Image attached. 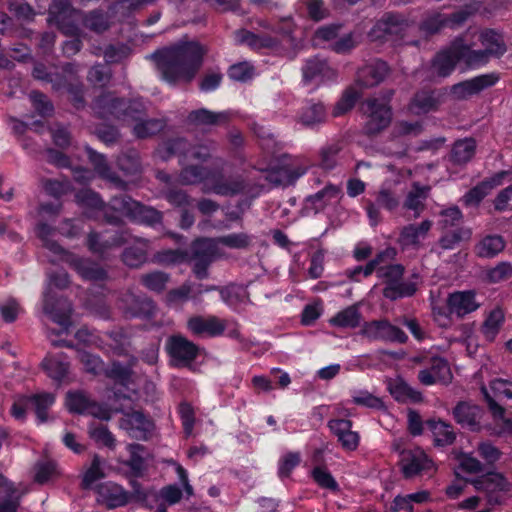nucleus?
<instances>
[{"mask_svg":"<svg viewBox=\"0 0 512 512\" xmlns=\"http://www.w3.org/2000/svg\"><path fill=\"white\" fill-rule=\"evenodd\" d=\"M489 411L492 412L497 429L495 435H512V414L507 416L503 407L499 404L503 399H512V382L495 379L490 382L489 391L482 386Z\"/></svg>","mask_w":512,"mask_h":512,"instance_id":"6","label":"nucleus"},{"mask_svg":"<svg viewBox=\"0 0 512 512\" xmlns=\"http://www.w3.org/2000/svg\"><path fill=\"white\" fill-rule=\"evenodd\" d=\"M475 489L485 491L489 502L499 503L498 493L507 492L510 484L500 473L490 472L473 482Z\"/></svg>","mask_w":512,"mask_h":512,"instance_id":"25","label":"nucleus"},{"mask_svg":"<svg viewBox=\"0 0 512 512\" xmlns=\"http://www.w3.org/2000/svg\"><path fill=\"white\" fill-rule=\"evenodd\" d=\"M476 9L474 5H467L453 14L427 13L420 23L419 30L425 35H432L439 33L444 28H457L466 22Z\"/></svg>","mask_w":512,"mask_h":512,"instance_id":"12","label":"nucleus"},{"mask_svg":"<svg viewBox=\"0 0 512 512\" xmlns=\"http://www.w3.org/2000/svg\"><path fill=\"white\" fill-rule=\"evenodd\" d=\"M120 428L132 439L147 441L153 435L154 423L140 410H122Z\"/></svg>","mask_w":512,"mask_h":512,"instance_id":"15","label":"nucleus"},{"mask_svg":"<svg viewBox=\"0 0 512 512\" xmlns=\"http://www.w3.org/2000/svg\"><path fill=\"white\" fill-rule=\"evenodd\" d=\"M168 279L170 277L165 272L155 271L143 274L141 276V283L148 290L162 292L166 287Z\"/></svg>","mask_w":512,"mask_h":512,"instance_id":"62","label":"nucleus"},{"mask_svg":"<svg viewBox=\"0 0 512 512\" xmlns=\"http://www.w3.org/2000/svg\"><path fill=\"white\" fill-rule=\"evenodd\" d=\"M23 313V308L15 298H8L0 303V316L5 323L17 321L18 316Z\"/></svg>","mask_w":512,"mask_h":512,"instance_id":"64","label":"nucleus"},{"mask_svg":"<svg viewBox=\"0 0 512 512\" xmlns=\"http://www.w3.org/2000/svg\"><path fill=\"white\" fill-rule=\"evenodd\" d=\"M312 478L321 489H327L333 493L340 491L339 484L325 467H316L312 470Z\"/></svg>","mask_w":512,"mask_h":512,"instance_id":"60","label":"nucleus"},{"mask_svg":"<svg viewBox=\"0 0 512 512\" xmlns=\"http://www.w3.org/2000/svg\"><path fill=\"white\" fill-rule=\"evenodd\" d=\"M328 429L338 439L342 449L354 451L359 447L360 435L351 430L353 422L348 419L335 418L327 423Z\"/></svg>","mask_w":512,"mask_h":512,"instance_id":"22","label":"nucleus"},{"mask_svg":"<svg viewBox=\"0 0 512 512\" xmlns=\"http://www.w3.org/2000/svg\"><path fill=\"white\" fill-rule=\"evenodd\" d=\"M350 398H352L350 401H352L354 405L375 410H381L384 408L382 399L367 390L354 389L350 392Z\"/></svg>","mask_w":512,"mask_h":512,"instance_id":"54","label":"nucleus"},{"mask_svg":"<svg viewBox=\"0 0 512 512\" xmlns=\"http://www.w3.org/2000/svg\"><path fill=\"white\" fill-rule=\"evenodd\" d=\"M221 299L234 310H239L249 302L247 290L239 285H229L220 290Z\"/></svg>","mask_w":512,"mask_h":512,"instance_id":"48","label":"nucleus"},{"mask_svg":"<svg viewBox=\"0 0 512 512\" xmlns=\"http://www.w3.org/2000/svg\"><path fill=\"white\" fill-rule=\"evenodd\" d=\"M219 247H227L228 249H247L251 243V236L247 233H232L225 236L214 238Z\"/></svg>","mask_w":512,"mask_h":512,"instance_id":"57","label":"nucleus"},{"mask_svg":"<svg viewBox=\"0 0 512 512\" xmlns=\"http://www.w3.org/2000/svg\"><path fill=\"white\" fill-rule=\"evenodd\" d=\"M396 257V249L387 248L376 254L375 258L367 263L365 266H355L346 270L345 275L352 281L359 282L361 277L367 278L375 272L377 266L392 262Z\"/></svg>","mask_w":512,"mask_h":512,"instance_id":"28","label":"nucleus"},{"mask_svg":"<svg viewBox=\"0 0 512 512\" xmlns=\"http://www.w3.org/2000/svg\"><path fill=\"white\" fill-rule=\"evenodd\" d=\"M303 82L306 85L314 84L319 86L327 81H334L336 72L329 67L325 60L313 57L305 62L303 66Z\"/></svg>","mask_w":512,"mask_h":512,"instance_id":"21","label":"nucleus"},{"mask_svg":"<svg viewBox=\"0 0 512 512\" xmlns=\"http://www.w3.org/2000/svg\"><path fill=\"white\" fill-rule=\"evenodd\" d=\"M97 501L108 508L122 507L129 501V494L114 482H104L97 488Z\"/></svg>","mask_w":512,"mask_h":512,"instance_id":"29","label":"nucleus"},{"mask_svg":"<svg viewBox=\"0 0 512 512\" xmlns=\"http://www.w3.org/2000/svg\"><path fill=\"white\" fill-rule=\"evenodd\" d=\"M342 198V191L339 186L328 184L322 190L306 198V207L316 213L324 211L327 207L335 206Z\"/></svg>","mask_w":512,"mask_h":512,"instance_id":"27","label":"nucleus"},{"mask_svg":"<svg viewBox=\"0 0 512 512\" xmlns=\"http://www.w3.org/2000/svg\"><path fill=\"white\" fill-rule=\"evenodd\" d=\"M236 39L241 44H245L256 51L272 49L275 48L278 44L276 37L258 35L247 30L236 32Z\"/></svg>","mask_w":512,"mask_h":512,"instance_id":"41","label":"nucleus"},{"mask_svg":"<svg viewBox=\"0 0 512 512\" xmlns=\"http://www.w3.org/2000/svg\"><path fill=\"white\" fill-rule=\"evenodd\" d=\"M129 234L123 230L116 231L115 234L106 237L97 233H90L87 240L88 249L95 255L104 256L105 253L113 248L122 246L128 243Z\"/></svg>","mask_w":512,"mask_h":512,"instance_id":"23","label":"nucleus"},{"mask_svg":"<svg viewBox=\"0 0 512 512\" xmlns=\"http://www.w3.org/2000/svg\"><path fill=\"white\" fill-rule=\"evenodd\" d=\"M475 153V141L472 139L458 140L454 143L451 159L458 165L469 162Z\"/></svg>","mask_w":512,"mask_h":512,"instance_id":"50","label":"nucleus"},{"mask_svg":"<svg viewBox=\"0 0 512 512\" xmlns=\"http://www.w3.org/2000/svg\"><path fill=\"white\" fill-rule=\"evenodd\" d=\"M193 259L214 261L222 256L221 248L214 238H201L193 242Z\"/></svg>","mask_w":512,"mask_h":512,"instance_id":"42","label":"nucleus"},{"mask_svg":"<svg viewBox=\"0 0 512 512\" xmlns=\"http://www.w3.org/2000/svg\"><path fill=\"white\" fill-rule=\"evenodd\" d=\"M214 149L215 145L213 142L190 146L186 140L178 138L166 141L160 145L158 154L164 160L173 155H178L187 162L191 160L206 162L212 156Z\"/></svg>","mask_w":512,"mask_h":512,"instance_id":"10","label":"nucleus"},{"mask_svg":"<svg viewBox=\"0 0 512 512\" xmlns=\"http://www.w3.org/2000/svg\"><path fill=\"white\" fill-rule=\"evenodd\" d=\"M180 163L184 168L180 171L178 179L183 185L205 184L213 177L212 172L205 167L190 164L184 159H180Z\"/></svg>","mask_w":512,"mask_h":512,"instance_id":"40","label":"nucleus"},{"mask_svg":"<svg viewBox=\"0 0 512 512\" xmlns=\"http://www.w3.org/2000/svg\"><path fill=\"white\" fill-rule=\"evenodd\" d=\"M499 80L497 73L481 74L452 86L451 93L456 99H468L493 86Z\"/></svg>","mask_w":512,"mask_h":512,"instance_id":"20","label":"nucleus"},{"mask_svg":"<svg viewBox=\"0 0 512 512\" xmlns=\"http://www.w3.org/2000/svg\"><path fill=\"white\" fill-rule=\"evenodd\" d=\"M46 375L52 380L62 382L69 371L68 357L63 353L48 354L41 362Z\"/></svg>","mask_w":512,"mask_h":512,"instance_id":"36","label":"nucleus"},{"mask_svg":"<svg viewBox=\"0 0 512 512\" xmlns=\"http://www.w3.org/2000/svg\"><path fill=\"white\" fill-rule=\"evenodd\" d=\"M66 406L69 411L79 414H87L101 420L110 419V410L101 404H96L86 393L69 392L66 396Z\"/></svg>","mask_w":512,"mask_h":512,"instance_id":"17","label":"nucleus"},{"mask_svg":"<svg viewBox=\"0 0 512 512\" xmlns=\"http://www.w3.org/2000/svg\"><path fill=\"white\" fill-rule=\"evenodd\" d=\"M453 417L462 428L476 431L480 429L482 410L475 404L461 402L454 408Z\"/></svg>","mask_w":512,"mask_h":512,"instance_id":"34","label":"nucleus"},{"mask_svg":"<svg viewBox=\"0 0 512 512\" xmlns=\"http://www.w3.org/2000/svg\"><path fill=\"white\" fill-rule=\"evenodd\" d=\"M145 306L148 312L152 309V302L149 300H144L142 302L130 291L125 293L120 300V308L124 311L125 314L131 316H137L143 313V309L139 307V305Z\"/></svg>","mask_w":512,"mask_h":512,"instance_id":"56","label":"nucleus"},{"mask_svg":"<svg viewBox=\"0 0 512 512\" xmlns=\"http://www.w3.org/2000/svg\"><path fill=\"white\" fill-rule=\"evenodd\" d=\"M360 98V92L354 87H349L342 97L335 104L333 109V116L340 117L344 115L346 112L350 111L351 108L354 107L356 100Z\"/></svg>","mask_w":512,"mask_h":512,"instance_id":"59","label":"nucleus"},{"mask_svg":"<svg viewBox=\"0 0 512 512\" xmlns=\"http://www.w3.org/2000/svg\"><path fill=\"white\" fill-rule=\"evenodd\" d=\"M102 340V349L113 351L116 354H122L124 346L128 343V337L122 329L104 334Z\"/></svg>","mask_w":512,"mask_h":512,"instance_id":"58","label":"nucleus"},{"mask_svg":"<svg viewBox=\"0 0 512 512\" xmlns=\"http://www.w3.org/2000/svg\"><path fill=\"white\" fill-rule=\"evenodd\" d=\"M206 50L198 42L179 41L152 53L149 58L167 82L190 81L201 67Z\"/></svg>","mask_w":512,"mask_h":512,"instance_id":"2","label":"nucleus"},{"mask_svg":"<svg viewBox=\"0 0 512 512\" xmlns=\"http://www.w3.org/2000/svg\"><path fill=\"white\" fill-rule=\"evenodd\" d=\"M187 253L180 249H167L153 256V261L159 265L171 266L185 262Z\"/></svg>","mask_w":512,"mask_h":512,"instance_id":"61","label":"nucleus"},{"mask_svg":"<svg viewBox=\"0 0 512 512\" xmlns=\"http://www.w3.org/2000/svg\"><path fill=\"white\" fill-rule=\"evenodd\" d=\"M443 98L444 95L440 91H420L411 99L409 111L417 116L436 111L443 104Z\"/></svg>","mask_w":512,"mask_h":512,"instance_id":"26","label":"nucleus"},{"mask_svg":"<svg viewBox=\"0 0 512 512\" xmlns=\"http://www.w3.org/2000/svg\"><path fill=\"white\" fill-rule=\"evenodd\" d=\"M430 187L420 185L418 182L412 184V188L404 200V207L414 211L415 217H418L424 210V202L429 196Z\"/></svg>","mask_w":512,"mask_h":512,"instance_id":"43","label":"nucleus"},{"mask_svg":"<svg viewBox=\"0 0 512 512\" xmlns=\"http://www.w3.org/2000/svg\"><path fill=\"white\" fill-rule=\"evenodd\" d=\"M166 348L172 363L177 367H186L198 357V346L182 336L170 337L167 340Z\"/></svg>","mask_w":512,"mask_h":512,"instance_id":"19","label":"nucleus"},{"mask_svg":"<svg viewBox=\"0 0 512 512\" xmlns=\"http://www.w3.org/2000/svg\"><path fill=\"white\" fill-rule=\"evenodd\" d=\"M48 23L57 26L60 32L66 36L76 37L80 35V26L86 27L94 33H104L116 21L108 13L102 10L90 11L83 14L80 10L70 6L68 0H53L48 8Z\"/></svg>","mask_w":512,"mask_h":512,"instance_id":"4","label":"nucleus"},{"mask_svg":"<svg viewBox=\"0 0 512 512\" xmlns=\"http://www.w3.org/2000/svg\"><path fill=\"white\" fill-rule=\"evenodd\" d=\"M388 390L395 400L400 402H414L421 400V393L401 379L391 380Z\"/></svg>","mask_w":512,"mask_h":512,"instance_id":"46","label":"nucleus"},{"mask_svg":"<svg viewBox=\"0 0 512 512\" xmlns=\"http://www.w3.org/2000/svg\"><path fill=\"white\" fill-rule=\"evenodd\" d=\"M447 307L451 314L462 317L479 308V303L475 301L473 291H457L448 296Z\"/></svg>","mask_w":512,"mask_h":512,"instance_id":"33","label":"nucleus"},{"mask_svg":"<svg viewBox=\"0 0 512 512\" xmlns=\"http://www.w3.org/2000/svg\"><path fill=\"white\" fill-rule=\"evenodd\" d=\"M94 108L100 116L115 117L118 121L132 125V132L138 139L157 135L165 127L160 119H146L145 107L142 102H125L123 99L104 95L96 99Z\"/></svg>","mask_w":512,"mask_h":512,"instance_id":"3","label":"nucleus"},{"mask_svg":"<svg viewBox=\"0 0 512 512\" xmlns=\"http://www.w3.org/2000/svg\"><path fill=\"white\" fill-rule=\"evenodd\" d=\"M54 230L44 223L37 226V235L45 248L48 249L53 258L51 262L64 261L69 264L82 279L88 281H101L107 277V273L96 263L89 259H83L62 249L58 242L52 240Z\"/></svg>","mask_w":512,"mask_h":512,"instance_id":"5","label":"nucleus"},{"mask_svg":"<svg viewBox=\"0 0 512 512\" xmlns=\"http://www.w3.org/2000/svg\"><path fill=\"white\" fill-rule=\"evenodd\" d=\"M411 27L412 23L402 14L387 13L377 20L369 32V38L373 41L416 44V42L404 41V37Z\"/></svg>","mask_w":512,"mask_h":512,"instance_id":"8","label":"nucleus"},{"mask_svg":"<svg viewBox=\"0 0 512 512\" xmlns=\"http://www.w3.org/2000/svg\"><path fill=\"white\" fill-rule=\"evenodd\" d=\"M467 51V42L465 37H459L448 46L447 49L438 53L433 60V69L439 76H447L452 73L458 63H464L467 67H479V64H472L467 61L465 56Z\"/></svg>","mask_w":512,"mask_h":512,"instance_id":"13","label":"nucleus"},{"mask_svg":"<svg viewBox=\"0 0 512 512\" xmlns=\"http://www.w3.org/2000/svg\"><path fill=\"white\" fill-rule=\"evenodd\" d=\"M504 249L501 236H486L476 246V254L482 258H493Z\"/></svg>","mask_w":512,"mask_h":512,"instance_id":"55","label":"nucleus"},{"mask_svg":"<svg viewBox=\"0 0 512 512\" xmlns=\"http://www.w3.org/2000/svg\"><path fill=\"white\" fill-rule=\"evenodd\" d=\"M128 451L130 453V459L127 465L133 472L137 474L141 473L144 470L145 458L147 456L145 447L139 444H129Z\"/></svg>","mask_w":512,"mask_h":512,"instance_id":"63","label":"nucleus"},{"mask_svg":"<svg viewBox=\"0 0 512 512\" xmlns=\"http://www.w3.org/2000/svg\"><path fill=\"white\" fill-rule=\"evenodd\" d=\"M362 334L369 339L404 344L407 336L404 331L387 320H373L364 323Z\"/></svg>","mask_w":512,"mask_h":512,"instance_id":"16","label":"nucleus"},{"mask_svg":"<svg viewBox=\"0 0 512 512\" xmlns=\"http://www.w3.org/2000/svg\"><path fill=\"white\" fill-rule=\"evenodd\" d=\"M378 279L386 281V287L383 289V296L396 300L402 297H411L417 290V285L411 281H401L404 273V267L400 264L383 263L375 269Z\"/></svg>","mask_w":512,"mask_h":512,"instance_id":"7","label":"nucleus"},{"mask_svg":"<svg viewBox=\"0 0 512 512\" xmlns=\"http://www.w3.org/2000/svg\"><path fill=\"white\" fill-rule=\"evenodd\" d=\"M244 189V182L240 177L225 178L213 175L211 181L205 183V193H214L215 195H236Z\"/></svg>","mask_w":512,"mask_h":512,"instance_id":"32","label":"nucleus"},{"mask_svg":"<svg viewBox=\"0 0 512 512\" xmlns=\"http://www.w3.org/2000/svg\"><path fill=\"white\" fill-rule=\"evenodd\" d=\"M452 374L448 363L443 358H432L429 368H423L418 372V381L424 386L437 383H448Z\"/></svg>","mask_w":512,"mask_h":512,"instance_id":"24","label":"nucleus"},{"mask_svg":"<svg viewBox=\"0 0 512 512\" xmlns=\"http://www.w3.org/2000/svg\"><path fill=\"white\" fill-rule=\"evenodd\" d=\"M227 119L228 115L225 112L215 113L211 110L206 109L193 110L187 116L188 123L200 127H207L218 125L221 123H226Z\"/></svg>","mask_w":512,"mask_h":512,"instance_id":"44","label":"nucleus"},{"mask_svg":"<svg viewBox=\"0 0 512 512\" xmlns=\"http://www.w3.org/2000/svg\"><path fill=\"white\" fill-rule=\"evenodd\" d=\"M506 176H508V172L501 171L499 173L494 174L492 177L486 179L485 181H482L469 192H467L466 195H464V197H462V202H464L466 206L478 205L482 201V199H484L488 195L490 190L500 186L503 183V179Z\"/></svg>","mask_w":512,"mask_h":512,"instance_id":"31","label":"nucleus"},{"mask_svg":"<svg viewBox=\"0 0 512 512\" xmlns=\"http://www.w3.org/2000/svg\"><path fill=\"white\" fill-rule=\"evenodd\" d=\"M75 199L80 206L93 211V213H87L88 217L99 218L100 215H102L110 224H117L119 218L109 214L108 208L139 224L154 226L159 224L163 219V214L160 211L150 206H144L125 194L112 198L109 206L103 203L99 194H96L90 189L80 190L76 193Z\"/></svg>","mask_w":512,"mask_h":512,"instance_id":"1","label":"nucleus"},{"mask_svg":"<svg viewBox=\"0 0 512 512\" xmlns=\"http://www.w3.org/2000/svg\"><path fill=\"white\" fill-rule=\"evenodd\" d=\"M152 2L153 0H118L109 7L107 13L114 21H123L136 10Z\"/></svg>","mask_w":512,"mask_h":512,"instance_id":"45","label":"nucleus"},{"mask_svg":"<svg viewBox=\"0 0 512 512\" xmlns=\"http://www.w3.org/2000/svg\"><path fill=\"white\" fill-rule=\"evenodd\" d=\"M388 70V65L385 62L380 60L370 62L360 68L356 81H358L361 87H374L384 80L388 75Z\"/></svg>","mask_w":512,"mask_h":512,"instance_id":"35","label":"nucleus"},{"mask_svg":"<svg viewBox=\"0 0 512 512\" xmlns=\"http://www.w3.org/2000/svg\"><path fill=\"white\" fill-rule=\"evenodd\" d=\"M401 468L404 477H416L433 470V462L419 447L401 452Z\"/></svg>","mask_w":512,"mask_h":512,"instance_id":"18","label":"nucleus"},{"mask_svg":"<svg viewBox=\"0 0 512 512\" xmlns=\"http://www.w3.org/2000/svg\"><path fill=\"white\" fill-rule=\"evenodd\" d=\"M504 321V314L500 308H495L490 312L481 327V332L488 341H493L499 333Z\"/></svg>","mask_w":512,"mask_h":512,"instance_id":"52","label":"nucleus"},{"mask_svg":"<svg viewBox=\"0 0 512 512\" xmlns=\"http://www.w3.org/2000/svg\"><path fill=\"white\" fill-rule=\"evenodd\" d=\"M137 245L130 248H125L122 254V260L125 265L129 267H140L144 264L147 258V249L149 248V241L137 238Z\"/></svg>","mask_w":512,"mask_h":512,"instance_id":"47","label":"nucleus"},{"mask_svg":"<svg viewBox=\"0 0 512 512\" xmlns=\"http://www.w3.org/2000/svg\"><path fill=\"white\" fill-rule=\"evenodd\" d=\"M361 314L355 306H350L337 313L332 319L331 324L334 327L355 328L359 327Z\"/></svg>","mask_w":512,"mask_h":512,"instance_id":"51","label":"nucleus"},{"mask_svg":"<svg viewBox=\"0 0 512 512\" xmlns=\"http://www.w3.org/2000/svg\"><path fill=\"white\" fill-rule=\"evenodd\" d=\"M392 91L387 92L383 98H369L362 105V110L367 116L364 131L369 135H376L391 123L392 112L389 101Z\"/></svg>","mask_w":512,"mask_h":512,"instance_id":"9","label":"nucleus"},{"mask_svg":"<svg viewBox=\"0 0 512 512\" xmlns=\"http://www.w3.org/2000/svg\"><path fill=\"white\" fill-rule=\"evenodd\" d=\"M188 330L195 336L214 338L220 336L226 330L230 338L240 337L237 325L232 320H223L214 315L194 316L187 322Z\"/></svg>","mask_w":512,"mask_h":512,"instance_id":"11","label":"nucleus"},{"mask_svg":"<svg viewBox=\"0 0 512 512\" xmlns=\"http://www.w3.org/2000/svg\"><path fill=\"white\" fill-rule=\"evenodd\" d=\"M88 159L94 166L97 176L108 181L118 189H124V182L119 179L115 172L111 171L107 159L100 153L95 152L91 148H87Z\"/></svg>","mask_w":512,"mask_h":512,"instance_id":"37","label":"nucleus"},{"mask_svg":"<svg viewBox=\"0 0 512 512\" xmlns=\"http://www.w3.org/2000/svg\"><path fill=\"white\" fill-rule=\"evenodd\" d=\"M432 222L430 220H424L420 224H409L403 227L398 237V243H400L403 249H417L420 243L424 241L427 234L431 230Z\"/></svg>","mask_w":512,"mask_h":512,"instance_id":"30","label":"nucleus"},{"mask_svg":"<svg viewBox=\"0 0 512 512\" xmlns=\"http://www.w3.org/2000/svg\"><path fill=\"white\" fill-rule=\"evenodd\" d=\"M482 49H473L474 44H467L466 58L468 63L484 65L490 57H501L505 52V45L500 34L486 30L479 35Z\"/></svg>","mask_w":512,"mask_h":512,"instance_id":"14","label":"nucleus"},{"mask_svg":"<svg viewBox=\"0 0 512 512\" xmlns=\"http://www.w3.org/2000/svg\"><path fill=\"white\" fill-rule=\"evenodd\" d=\"M426 424H428L434 438V443H436L437 446L452 444L455 439V434L450 424L440 420H429Z\"/></svg>","mask_w":512,"mask_h":512,"instance_id":"49","label":"nucleus"},{"mask_svg":"<svg viewBox=\"0 0 512 512\" xmlns=\"http://www.w3.org/2000/svg\"><path fill=\"white\" fill-rule=\"evenodd\" d=\"M51 296L46 291L44 294V311L50 315L53 322L60 326V333H67L70 326V315L72 314V305L67 301L59 302L61 309L58 311L51 302Z\"/></svg>","mask_w":512,"mask_h":512,"instance_id":"38","label":"nucleus"},{"mask_svg":"<svg viewBox=\"0 0 512 512\" xmlns=\"http://www.w3.org/2000/svg\"><path fill=\"white\" fill-rule=\"evenodd\" d=\"M27 397H29L31 401L30 404L34 408V411H36L39 423H45L47 420V410L55 401L54 395L48 392H41Z\"/></svg>","mask_w":512,"mask_h":512,"instance_id":"53","label":"nucleus"},{"mask_svg":"<svg viewBox=\"0 0 512 512\" xmlns=\"http://www.w3.org/2000/svg\"><path fill=\"white\" fill-rule=\"evenodd\" d=\"M327 111L322 103L307 102L300 110L297 120L298 123L306 128H314L321 123H325Z\"/></svg>","mask_w":512,"mask_h":512,"instance_id":"39","label":"nucleus"}]
</instances>
